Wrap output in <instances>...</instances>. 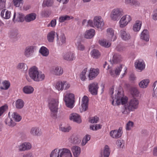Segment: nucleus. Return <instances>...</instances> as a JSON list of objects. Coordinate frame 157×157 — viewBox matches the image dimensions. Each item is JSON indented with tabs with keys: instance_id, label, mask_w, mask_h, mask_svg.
Segmentation results:
<instances>
[{
	"instance_id": "5",
	"label": "nucleus",
	"mask_w": 157,
	"mask_h": 157,
	"mask_svg": "<svg viewBox=\"0 0 157 157\" xmlns=\"http://www.w3.org/2000/svg\"><path fill=\"white\" fill-rule=\"evenodd\" d=\"M115 99H116V104L117 105H119L120 104L125 105H126L128 98L126 97H122L121 92L118 91L117 94L115 95Z\"/></svg>"
},
{
	"instance_id": "60",
	"label": "nucleus",
	"mask_w": 157,
	"mask_h": 157,
	"mask_svg": "<svg viewBox=\"0 0 157 157\" xmlns=\"http://www.w3.org/2000/svg\"><path fill=\"white\" fill-rule=\"evenodd\" d=\"M122 66L121 65L119 67L116 68L115 70V73L117 75H119L120 72L121 70Z\"/></svg>"
},
{
	"instance_id": "28",
	"label": "nucleus",
	"mask_w": 157,
	"mask_h": 157,
	"mask_svg": "<svg viewBox=\"0 0 157 157\" xmlns=\"http://www.w3.org/2000/svg\"><path fill=\"white\" fill-rule=\"evenodd\" d=\"M149 83V79H144L139 83V85L140 88H145L147 87Z\"/></svg>"
},
{
	"instance_id": "48",
	"label": "nucleus",
	"mask_w": 157,
	"mask_h": 157,
	"mask_svg": "<svg viewBox=\"0 0 157 157\" xmlns=\"http://www.w3.org/2000/svg\"><path fill=\"white\" fill-rule=\"evenodd\" d=\"M90 139V135H86L83 138L82 140V143L81 144L82 146L85 145L87 142L89 141Z\"/></svg>"
},
{
	"instance_id": "56",
	"label": "nucleus",
	"mask_w": 157,
	"mask_h": 157,
	"mask_svg": "<svg viewBox=\"0 0 157 157\" xmlns=\"http://www.w3.org/2000/svg\"><path fill=\"white\" fill-rule=\"evenodd\" d=\"M134 123L133 122L129 121L126 124V130H129L131 129V128L133 127Z\"/></svg>"
},
{
	"instance_id": "35",
	"label": "nucleus",
	"mask_w": 157,
	"mask_h": 157,
	"mask_svg": "<svg viewBox=\"0 0 157 157\" xmlns=\"http://www.w3.org/2000/svg\"><path fill=\"white\" fill-rule=\"evenodd\" d=\"M91 56L95 59L99 58L101 56L100 53L99 51L96 49H93L91 52Z\"/></svg>"
},
{
	"instance_id": "36",
	"label": "nucleus",
	"mask_w": 157,
	"mask_h": 157,
	"mask_svg": "<svg viewBox=\"0 0 157 157\" xmlns=\"http://www.w3.org/2000/svg\"><path fill=\"white\" fill-rule=\"evenodd\" d=\"M66 85V82H58L56 84V88L58 90H63L64 89V85Z\"/></svg>"
},
{
	"instance_id": "33",
	"label": "nucleus",
	"mask_w": 157,
	"mask_h": 157,
	"mask_svg": "<svg viewBox=\"0 0 157 157\" xmlns=\"http://www.w3.org/2000/svg\"><path fill=\"white\" fill-rule=\"evenodd\" d=\"M56 32L55 31H52L49 33L47 35V39L50 42H53L54 41Z\"/></svg>"
},
{
	"instance_id": "27",
	"label": "nucleus",
	"mask_w": 157,
	"mask_h": 157,
	"mask_svg": "<svg viewBox=\"0 0 157 157\" xmlns=\"http://www.w3.org/2000/svg\"><path fill=\"white\" fill-rule=\"evenodd\" d=\"M140 38L141 39L145 41H149V35H148V31L147 29L143 30L141 33Z\"/></svg>"
},
{
	"instance_id": "53",
	"label": "nucleus",
	"mask_w": 157,
	"mask_h": 157,
	"mask_svg": "<svg viewBox=\"0 0 157 157\" xmlns=\"http://www.w3.org/2000/svg\"><path fill=\"white\" fill-rule=\"evenodd\" d=\"M99 120V118L97 116H94L90 118L89 121L91 123H97Z\"/></svg>"
},
{
	"instance_id": "16",
	"label": "nucleus",
	"mask_w": 157,
	"mask_h": 157,
	"mask_svg": "<svg viewBox=\"0 0 157 157\" xmlns=\"http://www.w3.org/2000/svg\"><path fill=\"white\" fill-rule=\"evenodd\" d=\"M69 119L71 120L78 124L82 122L80 115L76 113H73L71 114L70 115Z\"/></svg>"
},
{
	"instance_id": "1",
	"label": "nucleus",
	"mask_w": 157,
	"mask_h": 157,
	"mask_svg": "<svg viewBox=\"0 0 157 157\" xmlns=\"http://www.w3.org/2000/svg\"><path fill=\"white\" fill-rule=\"evenodd\" d=\"M139 101L136 98H133L124 105L122 108V112L124 114H127L129 113L131 111L134 110L136 109L138 107Z\"/></svg>"
},
{
	"instance_id": "10",
	"label": "nucleus",
	"mask_w": 157,
	"mask_h": 157,
	"mask_svg": "<svg viewBox=\"0 0 157 157\" xmlns=\"http://www.w3.org/2000/svg\"><path fill=\"white\" fill-rule=\"evenodd\" d=\"M89 90L90 93L93 95H96L98 94L99 88L97 82H93L90 84L88 86Z\"/></svg>"
},
{
	"instance_id": "12",
	"label": "nucleus",
	"mask_w": 157,
	"mask_h": 157,
	"mask_svg": "<svg viewBox=\"0 0 157 157\" xmlns=\"http://www.w3.org/2000/svg\"><path fill=\"white\" fill-rule=\"evenodd\" d=\"M60 157H72L70 151L66 148L59 149Z\"/></svg>"
},
{
	"instance_id": "52",
	"label": "nucleus",
	"mask_w": 157,
	"mask_h": 157,
	"mask_svg": "<svg viewBox=\"0 0 157 157\" xmlns=\"http://www.w3.org/2000/svg\"><path fill=\"white\" fill-rule=\"evenodd\" d=\"M3 85L5 86V88L2 86L0 87V89L2 90H7L8 89L10 86V83L8 81H5L3 82Z\"/></svg>"
},
{
	"instance_id": "39",
	"label": "nucleus",
	"mask_w": 157,
	"mask_h": 157,
	"mask_svg": "<svg viewBox=\"0 0 157 157\" xmlns=\"http://www.w3.org/2000/svg\"><path fill=\"white\" fill-rule=\"evenodd\" d=\"M9 34L10 37L11 39L13 40L16 39L18 34L17 32V30L11 31Z\"/></svg>"
},
{
	"instance_id": "40",
	"label": "nucleus",
	"mask_w": 157,
	"mask_h": 157,
	"mask_svg": "<svg viewBox=\"0 0 157 157\" xmlns=\"http://www.w3.org/2000/svg\"><path fill=\"white\" fill-rule=\"evenodd\" d=\"M12 118L16 122H19L21 119V116L16 112H13L12 114Z\"/></svg>"
},
{
	"instance_id": "44",
	"label": "nucleus",
	"mask_w": 157,
	"mask_h": 157,
	"mask_svg": "<svg viewBox=\"0 0 157 157\" xmlns=\"http://www.w3.org/2000/svg\"><path fill=\"white\" fill-rule=\"evenodd\" d=\"M17 68L19 69H22L23 71H25L28 69L27 65L23 63H19L17 66Z\"/></svg>"
},
{
	"instance_id": "51",
	"label": "nucleus",
	"mask_w": 157,
	"mask_h": 157,
	"mask_svg": "<svg viewBox=\"0 0 157 157\" xmlns=\"http://www.w3.org/2000/svg\"><path fill=\"white\" fill-rule=\"evenodd\" d=\"M24 16L21 13H18L17 15L16 21L18 22H23L24 21Z\"/></svg>"
},
{
	"instance_id": "32",
	"label": "nucleus",
	"mask_w": 157,
	"mask_h": 157,
	"mask_svg": "<svg viewBox=\"0 0 157 157\" xmlns=\"http://www.w3.org/2000/svg\"><path fill=\"white\" fill-rule=\"evenodd\" d=\"M23 90L25 94H30L33 92L34 89L30 86H27L23 87Z\"/></svg>"
},
{
	"instance_id": "37",
	"label": "nucleus",
	"mask_w": 157,
	"mask_h": 157,
	"mask_svg": "<svg viewBox=\"0 0 157 157\" xmlns=\"http://www.w3.org/2000/svg\"><path fill=\"white\" fill-rule=\"evenodd\" d=\"M73 17L71 16H69L67 15L61 16L59 17V21L60 23H62L65 21H68L71 19H73Z\"/></svg>"
},
{
	"instance_id": "58",
	"label": "nucleus",
	"mask_w": 157,
	"mask_h": 157,
	"mask_svg": "<svg viewBox=\"0 0 157 157\" xmlns=\"http://www.w3.org/2000/svg\"><path fill=\"white\" fill-rule=\"evenodd\" d=\"M60 128L61 131L64 132H68L71 129L70 127H60Z\"/></svg>"
},
{
	"instance_id": "42",
	"label": "nucleus",
	"mask_w": 157,
	"mask_h": 157,
	"mask_svg": "<svg viewBox=\"0 0 157 157\" xmlns=\"http://www.w3.org/2000/svg\"><path fill=\"white\" fill-rule=\"evenodd\" d=\"M53 3V0H44L42 4V6L43 7H50L52 6Z\"/></svg>"
},
{
	"instance_id": "3",
	"label": "nucleus",
	"mask_w": 157,
	"mask_h": 157,
	"mask_svg": "<svg viewBox=\"0 0 157 157\" xmlns=\"http://www.w3.org/2000/svg\"><path fill=\"white\" fill-rule=\"evenodd\" d=\"M58 104V100L53 98L51 99L48 102V106L51 112L50 116L54 119L57 118Z\"/></svg>"
},
{
	"instance_id": "43",
	"label": "nucleus",
	"mask_w": 157,
	"mask_h": 157,
	"mask_svg": "<svg viewBox=\"0 0 157 157\" xmlns=\"http://www.w3.org/2000/svg\"><path fill=\"white\" fill-rule=\"evenodd\" d=\"M59 153V149H55L51 152L50 157H60Z\"/></svg>"
},
{
	"instance_id": "19",
	"label": "nucleus",
	"mask_w": 157,
	"mask_h": 157,
	"mask_svg": "<svg viewBox=\"0 0 157 157\" xmlns=\"http://www.w3.org/2000/svg\"><path fill=\"white\" fill-rule=\"evenodd\" d=\"M136 68L138 70L142 71L145 67V64L143 61L137 60L135 63Z\"/></svg>"
},
{
	"instance_id": "18",
	"label": "nucleus",
	"mask_w": 157,
	"mask_h": 157,
	"mask_svg": "<svg viewBox=\"0 0 157 157\" xmlns=\"http://www.w3.org/2000/svg\"><path fill=\"white\" fill-rule=\"evenodd\" d=\"M31 147V144L29 143L25 142L19 146V150L20 151H24L30 149Z\"/></svg>"
},
{
	"instance_id": "61",
	"label": "nucleus",
	"mask_w": 157,
	"mask_h": 157,
	"mask_svg": "<svg viewBox=\"0 0 157 157\" xmlns=\"http://www.w3.org/2000/svg\"><path fill=\"white\" fill-rule=\"evenodd\" d=\"M6 1V0H0V10L5 7Z\"/></svg>"
},
{
	"instance_id": "62",
	"label": "nucleus",
	"mask_w": 157,
	"mask_h": 157,
	"mask_svg": "<svg viewBox=\"0 0 157 157\" xmlns=\"http://www.w3.org/2000/svg\"><path fill=\"white\" fill-rule=\"evenodd\" d=\"M107 32L108 36L114 33V31L112 28L108 29L107 30Z\"/></svg>"
},
{
	"instance_id": "4",
	"label": "nucleus",
	"mask_w": 157,
	"mask_h": 157,
	"mask_svg": "<svg viewBox=\"0 0 157 157\" xmlns=\"http://www.w3.org/2000/svg\"><path fill=\"white\" fill-rule=\"evenodd\" d=\"M74 99L75 96L74 94L71 93L67 94L64 97V101L66 106L68 108H72L75 102Z\"/></svg>"
},
{
	"instance_id": "8",
	"label": "nucleus",
	"mask_w": 157,
	"mask_h": 157,
	"mask_svg": "<svg viewBox=\"0 0 157 157\" xmlns=\"http://www.w3.org/2000/svg\"><path fill=\"white\" fill-rule=\"evenodd\" d=\"M112 13L111 15V17L113 21L119 20L121 16L123 15L122 12L118 9L113 10Z\"/></svg>"
},
{
	"instance_id": "47",
	"label": "nucleus",
	"mask_w": 157,
	"mask_h": 157,
	"mask_svg": "<svg viewBox=\"0 0 157 157\" xmlns=\"http://www.w3.org/2000/svg\"><path fill=\"white\" fill-rule=\"evenodd\" d=\"M99 43L101 45L105 48L109 47L111 44L109 42H106V40H99Z\"/></svg>"
},
{
	"instance_id": "20",
	"label": "nucleus",
	"mask_w": 157,
	"mask_h": 157,
	"mask_svg": "<svg viewBox=\"0 0 157 157\" xmlns=\"http://www.w3.org/2000/svg\"><path fill=\"white\" fill-rule=\"evenodd\" d=\"M71 150L75 157H78L81 152V148L78 146H73L71 147Z\"/></svg>"
},
{
	"instance_id": "29",
	"label": "nucleus",
	"mask_w": 157,
	"mask_h": 157,
	"mask_svg": "<svg viewBox=\"0 0 157 157\" xmlns=\"http://www.w3.org/2000/svg\"><path fill=\"white\" fill-rule=\"evenodd\" d=\"M10 112L8 113L9 117L6 118L5 121L6 124L10 126H14L16 124V123L12 120L10 117Z\"/></svg>"
},
{
	"instance_id": "15",
	"label": "nucleus",
	"mask_w": 157,
	"mask_h": 157,
	"mask_svg": "<svg viewBox=\"0 0 157 157\" xmlns=\"http://www.w3.org/2000/svg\"><path fill=\"white\" fill-rule=\"evenodd\" d=\"M35 47L33 46H28L25 49L24 54L27 57H29L32 56L34 52Z\"/></svg>"
},
{
	"instance_id": "38",
	"label": "nucleus",
	"mask_w": 157,
	"mask_h": 157,
	"mask_svg": "<svg viewBox=\"0 0 157 157\" xmlns=\"http://www.w3.org/2000/svg\"><path fill=\"white\" fill-rule=\"evenodd\" d=\"M54 74L57 75H60L63 73V70L61 67H56L54 70Z\"/></svg>"
},
{
	"instance_id": "46",
	"label": "nucleus",
	"mask_w": 157,
	"mask_h": 157,
	"mask_svg": "<svg viewBox=\"0 0 157 157\" xmlns=\"http://www.w3.org/2000/svg\"><path fill=\"white\" fill-rule=\"evenodd\" d=\"M141 24L139 21H137L133 27V30L134 31H138L140 29Z\"/></svg>"
},
{
	"instance_id": "25",
	"label": "nucleus",
	"mask_w": 157,
	"mask_h": 157,
	"mask_svg": "<svg viewBox=\"0 0 157 157\" xmlns=\"http://www.w3.org/2000/svg\"><path fill=\"white\" fill-rule=\"evenodd\" d=\"M36 17V13H32L27 15L25 17V21L27 22H29L35 20Z\"/></svg>"
},
{
	"instance_id": "7",
	"label": "nucleus",
	"mask_w": 157,
	"mask_h": 157,
	"mask_svg": "<svg viewBox=\"0 0 157 157\" xmlns=\"http://www.w3.org/2000/svg\"><path fill=\"white\" fill-rule=\"evenodd\" d=\"M132 18L129 15H125L123 16L121 19L120 22V26L121 28L125 26L131 20Z\"/></svg>"
},
{
	"instance_id": "31",
	"label": "nucleus",
	"mask_w": 157,
	"mask_h": 157,
	"mask_svg": "<svg viewBox=\"0 0 157 157\" xmlns=\"http://www.w3.org/2000/svg\"><path fill=\"white\" fill-rule=\"evenodd\" d=\"M24 102L21 99H18L16 101L15 106L17 109H20L24 106Z\"/></svg>"
},
{
	"instance_id": "55",
	"label": "nucleus",
	"mask_w": 157,
	"mask_h": 157,
	"mask_svg": "<svg viewBox=\"0 0 157 157\" xmlns=\"http://www.w3.org/2000/svg\"><path fill=\"white\" fill-rule=\"evenodd\" d=\"M76 44L78 50L83 51L85 47L81 44L80 42H78Z\"/></svg>"
},
{
	"instance_id": "64",
	"label": "nucleus",
	"mask_w": 157,
	"mask_h": 157,
	"mask_svg": "<svg viewBox=\"0 0 157 157\" xmlns=\"http://www.w3.org/2000/svg\"><path fill=\"white\" fill-rule=\"evenodd\" d=\"M109 37L110 38V39H109V40L111 41H113L115 40L117 38L116 36L114 35V33L109 36Z\"/></svg>"
},
{
	"instance_id": "6",
	"label": "nucleus",
	"mask_w": 157,
	"mask_h": 157,
	"mask_svg": "<svg viewBox=\"0 0 157 157\" xmlns=\"http://www.w3.org/2000/svg\"><path fill=\"white\" fill-rule=\"evenodd\" d=\"M122 128L120 127L118 130L111 131L110 132V135L113 138L118 139L121 137L122 134Z\"/></svg>"
},
{
	"instance_id": "9",
	"label": "nucleus",
	"mask_w": 157,
	"mask_h": 157,
	"mask_svg": "<svg viewBox=\"0 0 157 157\" xmlns=\"http://www.w3.org/2000/svg\"><path fill=\"white\" fill-rule=\"evenodd\" d=\"M89 98L86 96H84L82 100V104L81 108H80V110L81 112L85 111L88 109Z\"/></svg>"
},
{
	"instance_id": "41",
	"label": "nucleus",
	"mask_w": 157,
	"mask_h": 157,
	"mask_svg": "<svg viewBox=\"0 0 157 157\" xmlns=\"http://www.w3.org/2000/svg\"><path fill=\"white\" fill-rule=\"evenodd\" d=\"M130 92L131 94L133 96H138L139 92L137 88L134 87L131 88L130 90Z\"/></svg>"
},
{
	"instance_id": "59",
	"label": "nucleus",
	"mask_w": 157,
	"mask_h": 157,
	"mask_svg": "<svg viewBox=\"0 0 157 157\" xmlns=\"http://www.w3.org/2000/svg\"><path fill=\"white\" fill-rule=\"evenodd\" d=\"M42 15L44 17H47L50 15V13L47 10H44L42 11Z\"/></svg>"
},
{
	"instance_id": "17",
	"label": "nucleus",
	"mask_w": 157,
	"mask_h": 157,
	"mask_svg": "<svg viewBox=\"0 0 157 157\" xmlns=\"http://www.w3.org/2000/svg\"><path fill=\"white\" fill-rule=\"evenodd\" d=\"M81 140V139L79 136L77 135H73L71 137L70 142L74 144H78Z\"/></svg>"
},
{
	"instance_id": "54",
	"label": "nucleus",
	"mask_w": 157,
	"mask_h": 157,
	"mask_svg": "<svg viewBox=\"0 0 157 157\" xmlns=\"http://www.w3.org/2000/svg\"><path fill=\"white\" fill-rule=\"evenodd\" d=\"M117 144L118 147L123 148L124 146V141L122 140H118L117 141Z\"/></svg>"
},
{
	"instance_id": "22",
	"label": "nucleus",
	"mask_w": 157,
	"mask_h": 157,
	"mask_svg": "<svg viewBox=\"0 0 157 157\" xmlns=\"http://www.w3.org/2000/svg\"><path fill=\"white\" fill-rule=\"evenodd\" d=\"M94 30L91 29L86 31L84 35V37L86 39H91L94 36Z\"/></svg>"
},
{
	"instance_id": "13",
	"label": "nucleus",
	"mask_w": 157,
	"mask_h": 157,
	"mask_svg": "<svg viewBox=\"0 0 157 157\" xmlns=\"http://www.w3.org/2000/svg\"><path fill=\"white\" fill-rule=\"evenodd\" d=\"M99 70L98 69H94L91 68L89 71L88 78L90 80H92L95 78L98 74Z\"/></svg>"
},
{
	"instance_id": "57",
	"label": "nucleus",
	"mask_w": 157,
	"mask_h": 157,
	"mask_svg": "<svg viewBox=\"0 0 157 157\" xmlns=\"http://www.w3.org/2000/svg\"><path fill=\"white\" fill-rule=\"evenodd\" d=\"M13 3L16 7H19L21 4L22 3V0H13Z\"/></svg>"
},
{
	"instance_id": "2",
	"label": "nucleus",
	"mask_w": 157,
	"mask_h": 157,
	"mask_svg": "<svg viewBox=\"0 0 157 157\" xmlns=\"http://www.w3.org/2000/svg\"><path fill=\"white\" fill-rule=\"evenodd\" d=\"M29 74L30 77L35 81H40L43 80L45 75L41 72H39L36 66H33L29 70Z\"/></svg>"
},
{
	"instance_id": "21",
	"label": "nucleus",
	"mask_w": 157,
	"mask_h": 157,
	"mask_svg": "<svg viewBox=\"0 0 157 157\" xmlns=\"http://www.w3.org/2000/svg\"><path fill=\"white\" fill-rule=\"evenodd\" d=\"M64 59L68 61H72L75 59V55L71 52L65 53L63 54Z\"/></svg>"
},
{
	"instance_id": "50",
	"label": "nucleus",
	"mask_w": 157,
	"mask_h": 157,
	"mask_svg": "<svg viewBox=\"0 0 157 157\" xmlns=\"http://www.w3.org/2000/svg\"><path fill=\"white\" fill-rule=\"evenodd\" d=\"M8 109V106L7 105L5 104L0 107V116Z\"/></svg>"
},
{
	"instance_id": "49",
	"label": "nucleus",
	"mask_w": 157,
	"mask_h": 157,
	"mask_svg": "<svg viewBox=\"0 0 157 157\" xmlns=\"http://www.w3.org/2000/svg\"><path fill=\"white\" fill-rule=\"evenodd\" d=\"M87 68H85L84 70L82 71L81 74L80 75V78L81 79L82 81H84L86 78L85 75L86 72L87 71Z\"/></svg>"
},
{
	"instance_id": "30",
	"label": "nucleus",
	"mask_w": 157,
	"mask_h": 157,
	"mask_svg": "<svg viewBox=\"0 0 157 157\" xmlns=\"http://www.w3.org/2000/svg\"><path fill=\"white\" fill-rule=\"evenodd\" d=\"M6 10H2L1 13V17L5 19H8L10 17L11 13L10 11Z\"/></svg>"
},
{
	"instance_id": "14",
	"label": "nucleus",
	"mask_w": 157,
	"mask_h": 157,
	"mask_svg": "<svg viewBox=\"0 0 157 157\" xmlns=\"http://www.w3.org/2000/svg\"><path fill=\"white\" fill-rule=\"evenodd\" d=\"M122 58L119 54L115 53L113 55L112 59L110 60V62L111 64H117L121 61Z\"/></svg>"
},
{
	"instance_id": "45",
	"label": "nucleus",
	"mask_w": 157,
	"mask_h": 157,
	"mask_svg": "<svg viewBox=\"0 0 157 157\" xmlns=\"http://www.w3.org/2000/svg\"><path fill=\"white\" fill-rule=\"evenodd\" d=\"M66 43V37L63 33L61 34L60 36V40H59V45H62Z\"/></svg>"
},
{
	"instance_id": "26",
	"label": "nucleus",
	"mask_w": 157,
	"mask_h": 157,
	"mask_svg": "<svg viewBox=\"0 0 157 157\" xmlns=\"http://www.w3.org/2000/svg\"><path fill=\"white\" fill-rule=\"evenodd\" d=\"M30 133L33 136H39L41 134L40 130H39V128L37 127L32 128L30 130Z\"/></svg>"
},
{
	"instance_id": "34",
	"label": "nucleus",
	"mask_w": 157,
	"mask_h": 157,
	"mask_svg": "<svg viewBox=\"0 0 157 157\" xmlns=\"http://www.w3.org/2000/svg\"><path fill=\"white\" fill-rule=\"evenodd\" d=\"M39 52L44 56H47L49 54V51L48 49L44 46L41 47Z\"/></svg>"
},
{
	"instance_id": "23",
	"label": "nucleus",
	"mask_w": 157,
	"mask_h": 157,
	"mask_svg": "<svg viewBox=\"0 0 157 157\" xmlns=\"http://www.w3.org/2000/svg\"><path fill=\"white\" fill-rule=\"evenodd\" d=\"M122 39L125 40H128L131 38V36L130 34L127 33L124 30H121L120 31Z\"/></svg>"
},
{
	"instance_id": "11",
	"label": "nucleus",
	"mask_w": 157,
	"mask_h": 157,
	"mask_svg": "<svg viewBox=\"0 0 157 157\" xmlns=\"http://www.w3.org/2000/svg\"><path fill=\"white\" fill-rule=\"evenodd\" d=\"M94 24L96 27L101 28L104 25V23L101 17L96 16L94 18Z\"/></svg>"
},
{
	"instance_id": "24",
	"label": "nucleus",
	"mask_w": 157,
	"mask_h": 157,
	"mask_svg": "<svg viewBox=\"0 0 157 157\" xmlns=\"http://www.w3.org/2000/svg\"><path fill=\"white\" fill-rule=\"evenodd\" d=\"M110 153V151L109 147L107 145H105V146L104 149L103 151L101 153V157H102L103 155V157H109Z\"/></svg>"
},
{
	"instance_id": "63",
	"label": "nucleus",
	"mask_w": 157,
	"mask_h": 157,
	"mask_svg": "<svg viewBox=\"0 0 157 157\" xmlns=\"http://www.w3.org/2000/svg\"><path fill=\"white\" fill-rule=\"evenodd\" d=\"M50 26L52 27H54L56 25V20L55 19L52 20L50 22Z\"/></svg>"
}]
</instances>
